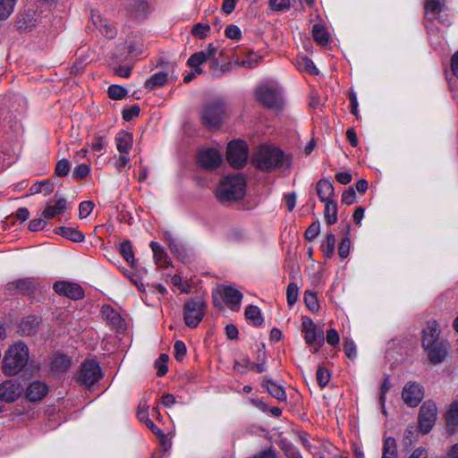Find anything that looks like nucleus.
<instances>
[{"label":"nucleus","instance_id":"f257e3e1","mask_svg":"<svg viewBox=\"0 0 458 458\" xmlns=\"http://www.w3.org/2000/svg\"><path fill=\"white\" fill-rule=\"evenodd\" d=\"M252 164L259 169L269 172L277 168L289 167L290 157L276 147L263 145L254 153Z\"/></svg>","mask_w":458,"mask_h":458},{"label":"nucleus","instance_id":"f03ea898","mask_svg":"<svg viewBox=\"0 0 458 458\" xmlns=\"http://www.w3.org/2000/svg\"><path fill=\"white\" fill-rule=\"evenodd\" d=\"M29 348L21 341L12 344L4 353L3 371L6 375L13 376L20 373L29 361Z\"/></svg>","mask_w":458,"mask_h":458},{"label":"nucleus","instance_id":"7ed1b4c3","mask_svg":"<svg viewBox=\"0 0 458 458\" xmlns=\"http://www.w3.org/2000/svg\"><path fill=\"white\" fill-rule=\"evenodd\" d=\"M246 182L239 174L225 176L220 182L216 196L220 201H233L243 198Z\"/></svg>","mask_w":458,"mask_h":458},{"label":"nucleus","instance_id":"20e7f679","mask_svg":"<svg viewBox=\"0 0 458 458\" xmlns=\"http://www.w3.org/2000/svg\"><path fill=\"white\" fill-rule=\"evenodd\" d=\"M206 312V302L201 297L189 299L183 305V317L185 324L190 327H196Z\"/></svg>","mask_w":458,"mask_h":458},{"label":"nucleus","instance_id":"39448f33","mask_svg":"<svg viewBox=\"0 0 458 458\" xmlns=\"http://www.w3.org/2000/svg\"><path fill=\"white\" fill-rule=\"evenodd\" d=\"M102 376V370L98 362L89 360L81 364L76 380L81 386L90 387L98 382Z\"/></svg>","mask_w":458,"mask_h":458},{"label":"nucleus","instance_id":"423d86ee","mask_svg":"<svg viewBox=\"0 0 458 458\" xmlns=\"http://www.w3.org/2000/svg\"><path fill=\"white\" fill-rule=\"evenodd\" d=\"M257 100L269 108H280L283 105L281 89L277 86L262 85L256 89Z\"/></svg>","mask_w":458,"mask_h":458},{"label":"nucleus","instance_id":"0eeeda50","mask_svg":"<svg viewBox=\"0 0 458 458\" xmlns=\"http://www.w3.org/2000/svg\"><path fill=\"white\" fill-rule=\"evenodd\" d=\"M225 114V103L222 99H216L208 103L203 112L202 120L208 127H216L223 121Z\"/></svg>","mask_w":458,"mask_h":458},{"label":"nucleus","instance_id":"6e6552de","mask_svg":"<svg viewBox=\"0 0 458 458\" xmlns=\"http://www.w3.org/2000/svg\"><path fill=\"white\" fill-rule=\"evenodd\" d=\"M227 161L234 168H242L247 163L248 147L242 140H233L227 147Z\"/></svg>","mask_w":458,"mask_h":458},{"label":"nucleus","instance_id":"1a4fd4ad","mask_svg":"<svg viewBox=\"0 0 458 458\" xmlns=\"http://www.w3.org/2000/svg\"><path fill=\"white\" fill-rule=\"evenodd\" d=\"M437 414V408L434 402H425L419 413V425L420 429L423 434H428L433 428Z\"/></svg>","mask_w":458,"mask_h":458},{"label":"nucleus","instance_id":"9d476101","mask_svg":"<svg viewBox=\"0 0 458 458\" xmlns=\"http://www.w3.org/2000/svg\"><path fill=\"white\" fill-rule=\"evenodd\" d=\"M302 332L306 344L314 345V352H318L324 344L323 331L318 329L310 318H303Z\"/></svg>","mask_w":458,"mask_h":458},{"label":"nucleus","instance_id":"9b49d317","mask_svg":"<svg viewBox=\"0 0 458 458\" xmlns=\"http://www.w3.org/2000/svg\"><path fill=\"white\" fill-rule=\"evenodd\" d=\"M423 397L424 391L419 383L410 381L403 388L402 398L403 402L411 407L419 405Z\"/></svg>","mask_w":458,"mask_h":458},{"label":"nucleus","instance_id":"f8f14e48","mask_svg":"<svg viewBox=\"0 0 458 458\" xmlns=\"http://www.w3.org/2000/svg\"><path fill=\"white\" fill-rule=\"evenodd\" d=\"M199 165L206 170H214L220 165L222 154L215 148H204L198 154Z\"/></svg>","mask_w":458,"mask_h":458},{"label":"nucleus","instance_id":"ddd939ff","mask_svg":"<svg viewBox=\"0 0 458 458\" xmlns=\"http://www.w3.org/2000/svg\"><path fill=\"white\" fill-rule=\"evenodd\" d=\"M56 293L72 300H80L84 296V292L79 284L68 281H58L54 284Z\"/></svg>","mask_w":458,"mask_h":458},{"label":"nucleus","instance_id":"4468645a","mask_svg":"<svg viewBox=\"0 0 458 458\" xmlns=\"http://www.w3.org/2000/svg\"><path fill=\"white\" fill-rule=\"evenodd\" d=\"M216 47L213 44H209L206 49L191 55L187 61V64L195 69L197 74H200L203 72L199 67L200 64L213 58L216 55Z\"/></svg>","mask_w":458,"mask_h":458},{"label":"nucleus","instance_id":"2eb2a0df","mask_svg":"<svg viewBox=\"0 0 458 458\" xmlns=\"http://www.w3.org/2000/svg\"><path fill=\"white\" fill-rule=\"evenodd\" d=\"M23 392V388L19 382L13 379L4 381L0 385V399L13 403L17 400Z\"/></svg>","mask_w":458,"mask_h":458},{"label":"nucleus","instance_id":"dca6fc26","mask_svg":"<svg viewBox=\"0 0 458 458\" xmlns=\"http://www.w3.org/2000/svg\"><path fill=\"white\" fill-rule=\"evenodd\" d=\"M439 335L440 329L438 323L436 320L428 321L422 330V347L428 348L431 347L432 344L445 341L440 338Z\"/></svg>","mask_w":458,"mask_h":458},{"label":"nucleus","instance_id":"f3484780","mask_svg":"<svg viewBox=\"0 0 458 458\" xmlns=\"http://www.w3.org/2000/svg\"><path fill=\"white\" fill-rule=\"evenodd\" d=\"M217 292L231 310L239 309L243 297L240 291L233 286H221Z\"/></svg>","mask_w":458,"mask_h":458},{"label":"nucleus","instance_id":"a211bd4d","mask_svg":"<svg viewBox=\"0 0 458 458\" xmlns=\"http://www.w3.org/2000/svg\"><path fill=\"white\" fill-rule=\"evenodd\" d=\"M448 343L446 341H443L440 343H437L436 344H432L431 347L423 348L429 361L432 363H441L445 360L447 352H448Z\"/></svg>","mask_w":458,"mask_h":458},{"label":"nucleus","instance_id":"6ab92c4d","mask_svg":"<svg viewBox=\"0 0 458 458\" xmlns=\"http://www.w3.org/2000/svg\"><path fill=\"white\" fill-rule=\"evenodd\" d=\"M91 21L94 26L99 30V32L104 35L105 37L108 38H114L116 34L117 30L113 26V24L104 19L99 13L92 12L91 13Z\"/></svg>","mask_w":458,"mask_h":458},{"label":"nucleus","instance_id":"aec40b11","mask_svg":"<svg viewBox=\"0 0 458 458\" xmlns=\"http://www.w3.org/2000/svg\"><path fill=\"white\" fill-rule=\"evenodd\" d=\"M56 198V195L55 196ZM67 208V201L64 198L53 199H51L45 209L42 212V216L44 218H54L57 215L62 214Z\"/></svg>","mask_w":458,"mask_h":458},{"label":"nucleus","instance_id":"412c9836","mask_svg":"<svg viewBox=\"0 0 458 458\" xmlns=\"http://www.w3.org/2000/svg\"><path fill=\"white\" fill-rule=\"evenodd\" d=\"M71 358L65 354L57 353L50 358L49 365L51 372L59 376L64 373L71 366Z\"/></svg>","mask_w":458,"mask_h":458},{"label":"nucleus","instance_id":"4be33fe9","mask_svg":"<svg viewBox=\"0 0 458 458\" xmlns=\"http://www.w3.org/2000/svg\"><path fill=\"white\" fill-rule=\"evenodd\" d=\"M38 15L33 10L28 9L21 13L16 20V26L19 30H30L36 26Z\"/></svg>","mask_w":458,"mask_h":458},{"label":"nucleus","instance_id":"5701e85b","mask_svg":"<svg viewBox=\"0 0 458 458\" xmlns=\"http://www.w3.org/2000/svg\"><path fill=\"white\" fill-rule=\"evenodd\" d=\"M34 287V282L30 278L18 279L7 284L6 291L10 294L27 293Z\"/></svg>","mask_w":458,"mask_h":458},{"label":"nucleus","instance_id":"b1692460","mask_svg":"<svg viewBox=\"0 0 458 458\" xmlns=\"http://www.w3.org/2000/svg\"><path fill=\"white\" fill-rule=\"evenodd\" d=\"M103 318L113 327L120 328L123 327V318L120 314L110 305H103L101 308Z\"/></svg>","mask_w":458,"mask_h":458},{"label":"nucleus","instance_id":"393cba45","mask_svg":"<svg viewBox=\"0 0 458 458\" xmlns=\"http://www.w3.org/2000/svg\"><path fill=\"white\" fill-rule=\"evenodd\" d=\"M48 392L47 386L41 381L32 382L27 390V396L30 401L41 400Z\"/></svg>","mask_w":458,"mask_h":458},{"label":"nucleus","instance_id":"a878e982","mask_svg":"<svg viewBox=\"0 0 458 458\" xmlns=\"http://www.w3.org/2000/svg\"><path fill=\"white\" fill-rule=\"evenodd\" d=\"M149 246L153 251L155 263L160 267H167L170 261L165 249L157 242H151Z\"/></svg>","mask_w":458,"mask_h":458},{"label":"nucleus","instance_id":"bb28decb","mask_svg":"<svg viewBox=\"0 0 458 458\" xmlns=\"http://www.w3.org/2000/svg\"><path fill=\"white\" fill-rule=\"evenodd\" d=\"M317 194L322 202L331 200L334 195V186L332 182L326 179H321L317 183Z\"/></svg>","mask_w":458,"mask_h":458},{"label":"nucleus","instance_id":"cd10ccee","mask_svg":"<svg viewBox=\"0 0 458 458\" xmlns=\"http://www.w3.org/2000/svg\"><path fill=\"white\" fill-rule=\"evenodd\" d=\"M115 141L117 150L121 154L128 155L129 151L132 147V135L131 133L122 131L116 135Z\"/></svg>","mask_w":458,"mask_h":458},{"label":"nucleus","instance_id":"c85d7f7f","mask_svg":"<svg viewBox=\"0 0 458 458\" xmlns=\"http://www.w3.org/2000/svg\"><path fill=\"white\" fill-rule=\"evenodd\" d=\"M168 81V74L165 72H159L153 74L145 82V88L148 90H152L156 88H160L165 85Z\"/></svg>","mask_w":458,"mask_h":458},{"label":"nucleus","instance_id":"c756f323","mask_svg":"<svg viewBox=\"0 0 458 458\" xmlns=\"http://www.w3.org/2000/svg\"><path fill=\"white\" fill-rule=\"evenodd\" d=\"M264 386H266L267 392L276 399L280 402L286 401V394L284 388L277 385L275 381L268 379L265 382Z\"/></svg>","mask_w":458,"mask_h":458},{"label":"nucleus","instance_id":"7c9ffc66","mask_svg":"<svg viewBox=\"0 0 458 458\" xmlns=\"http://www.w3.org/2000/svg\"><path fill=\"white\" fill-rule=\"evenodd\" d=\"M446 427L448 431L453 434L458 426V403H453L445 415Z\"/></svg>","mask_w":458,"mask_h":458},{"label":"nucleus","instance_id":"2f4dec72","mask_svg":"<svg viewBox=\"0 0 458 458\" xmlns=\"http://www.w3.org/2000/svg\"><path fill=\"white\" fill-rule=\"evenodd\" d=\"M39 326V320L37 317L30 316L25 318L21 323V330L24 335H31L37 332Z\"/></svg>","mask_w":458,"mask_h":458},{"label":"nucleus","instance_id":"473e14b6","mask_svg":"<svg viewBox=\"0 0 458 458\" xmlns=\"http://www.w3.org/2000/svg\"><path fill=\"white\" fill-rule=\"evenodd\" d=\"M382 457L398 458L397 445L394 437H388L385 438L382 448Z\"/></svg>","mask_w":458,"mask_h":458},{"label":"nucleus","instance_id":"72a5a7b5","mask_svg":"<svg viewBox=\"0 0 458 458\" xmlns=\"http://www.w3.org/2000/svg\"><path fill=\"white\" fill-rule=\"evenodd\" d=\"M296 66L300 71L307 72L310 74H318V70L315 66L312 60L307 56H299L296 59Z\"/></svg>","mask_w":458,"mask_h":458},{"label":"nucleus","instance_id":"f704fd0d","mask_svg":"<svg viewBox=\"0 0 458 458\" xmlns=\"http://www.w3.org/2000/svg\"><path fill=\"white\" fill-rule=\"evenodd\" d=\"M335 246V236L329 233L327 234L325 241L321 243L320 249L327 259L333 256Z\"/></svg>","mask_w":458,"mask_h":458},{"label":"nucleus","instance_id":"c9c22d12","mask_svg":"<svg viewBox=\"0 0 458 458\" xmlns=\"http://www.w3.org/2000/svg\"><path fill=\"white\" fill-rule=\"evenodd\" d=\"M445 6V0H426L425 11L428 15L436 17Z\"/></svg>","mask_w":458,"mask_h":458},{"label":"nucleus","instance_id":"e433bc0d","mask_svg":"<svg viewBox=\"0 0 458 458\" xmlns=\"http://www.w3.org/2000/svg\"><path fill=\"white\" fill-rule=\"evenodd\" d=\"M59 233L64 237L75 242H80L84 240V234L81 231L72 227L62 226L59 228Z\"/></svg>","mask_w":458,"mask_h":458},{"label":"nucleus","instance_id":"4c0bfd02","mask_svg":"<svg viewBox=\"0 0 458 458\" xmlns=\"http://www.w3.org/2000/svg\"><path fill=\"white\" fill-rule=\"evenodd\" d=\"M325 203V219L329 225H333L337 221V205L335 201L330 200Z\"/></svg>","mask_w":458,"mask_h":458},{"label":"nucleus","instance_id":"58836bf2","mask_svg":"<svg viewBox=\"0 0 458 458\" xmlns=\"http://www.w3.org/2000/svg\"><path fill=\"white\" fill-rule=\"evenodd\" d=\"M245 317L250 320L254 326H259L263 322L260 310L254 305H250L245 310Z\"/></svg>","mask_w":458,"mask_h":458},{"label":"nucleus","instance_id":"ea45409f","mask_svg":"<svg viewBox=\"0 0 458 458\" xmlns=\"http://www.w3.org/2000/svg\"><path fill=\"white\" fill-rule=\"evenodd\" d=\"M312 35L314 40L320 45H325L328 42V33L325 27L321 24H315L312 28Z\"/></svg>","mask_w":458,"mask_h":458},{"label":"nucleus","instance_id":"a19ab883","mask_svg":"<svg viewBox=\"0 0 458 458\" xmlns=\"http://www.w3.org/2000/svg\"><path fill=\"white\" fill-rule=\"evenodd\" d=\"M17 0H0V20L7 19L14 11Z\"/></svg>","mask_w":458,"mask_h":458},{"label":"nucleus","instance_id":"79ce46f5","mask_svg":"<svg viewBox=\"0 0 458 458\" xmlns=\"http://www.w3.org/2000/svg\"><path fill=\"white\" fill-rule=\"evenodd\" d=\"M120 254L131 265L135 262L132 246L129 241L123 242L120 245Z\"/></svg>","mask_w":458,"mask_h":458},{"label":"nucleus","instance_id":"37998d69","mask_svg":"<svg viewBox=\"0 0 458 458\" xmlns=\"http://www.w3.org/2000/svg\"><path fill=\"white\" fill-rule=\"evenodd\" d=\"M54 186L48 181H43L38 183H35L31 188L30 191L32 194L41 193L43 192L45 195H48L53 191Z\"/></svg>","mask_w":458,"mask_h":458},{"label":"nucleus","instance_id":"c03bdc74","mask_svg":"<svg viewBox=\"0 0 458 458\" xmlns=\"http://www.w3.org/2000/svg\"><path fill=\"white\" fill-rule=\"evenodd\" d=\"M170 250L180 259L185 261L188 258V250L186 247L176 241V242H170Z\"/></svg>","mask_w":458,"mask_h":458},{"label":"nucleus","instance_id":"a18cd8bd","mask_svg":"<svg viewBox=\"0 0 458 458\" xmlns=\"http://www.w3.org/2000/svg\"><path fill=\"white\" fill-rule=\"evenodd\" d=\"M249 55H250L246 59L239 61L238 64L243 67L253 68L257 66L262 60L261 55H258L252 51L250 52Z\"/></svg>","mask_w":458,"mask_h":458},{"label":"nucleus","instance_id":"49530a36","mask_svg":"<svg viewBox=\"0 0 458 458\" xmlns=\"http://www.w3.org/2000/svg\"><path fill=\"white\" fill-rule=\"evenodd\" d=\"M127 90L119 85H112L108 88V97L112 99L120 100L125 98Z\"/></svg>","mask_w":458,"mask_h":458},{"label":"nucleus","instance_id":"de8ad7c7","mask_svg":"<svg viewBox=\"0 0 458 458\" xmlns=\"http://www.w3.org/2000/svg\"><path fill=\"white\" fill-rule=\"evenodd\" d=\"M304 301L310 310L315 311L318 310L319 305L318 303L317 295L315 293L306 291L304 293Z\"/></svg>","mask_w":458,"mask_h":458},{"label":"nucleus","instance_id":"09e8293b","mask_svg":"<svg viewBox=\"0 0 458 458\" xmlns=\"http://www.w3.org/2000/svg\"><path fill=\"white\" fill-rule=\"evenodd\" d=\"M169 358L165 353H162L159 358L156 360V367L157 369V375L158 377L164 376L167 372V361Z\"/></svg>","mask_w":458,"mask_h":458},{"label":"nucleus","instance_id":"8fccbe9b","mask_svg":"<svg viewBox=\"0 0 458 458\" xmlns=\"http://www.w3.org/2000/svg\"><path fill=\"white\" fill-rule=\"evenodd\" d=\"M287 302L293 306L298 299V286L295 283H290L286 290Z\"/></svg>","mask_w":458,"mask_h":458},{"label":"nucleus","instance_id":"3c124183","mask_svg":"<svg viewBox=\"0 0 458 458\" xmlns=\"http://www.w3.org/2000/svg\"><path fill=\"white\" fill-rule=\"evenodd\" d=\"M90 172L89 165L86 164H81L75 167L72 173V177L76 180H81L86 178Z\"/></svg>","mask_w":458,"mask_h":458},{"label":"nucleus","instance_id":"603ef678","mask_svg":"<svg viewBox=\"0 0 458 458\" xmlns=\"http://www.w3.org/2000/svg\"><path fill=\"white\" fill-rule=\"evenodd\" d=\"M71 169V164L68 159L63 158L59 160L55 166V174L58 176H65Z\"/></svg>","mask_w":458,"mask_h":458},{"label":"nucleus","instance_id":"864d4df0","mask_svg":"<svg viewBox=\"0 0 458 458\" xmlns=\"http://www.w3.org/2000/svg\"><path fill=\"white\" fill-rule=\"evenodd\" d=\"M320 233V224L318 221L310 225L305 232V238L309 241L314 240Z\"/></svg>","mask_w":458,"mask_h":458},{"label":"nucleus","instance_id":"5fc2aeb1","mask_svg":"<svg viewBox=\"0 0 458 458\" xmlns=\"http://www.w3.org/2000/svg\"><path fill=\"white\" fill-rule=\"evenodd\" d=\"M138 419L146 423L147 420H150L148 418V405L146 401H140L137 411Z\"/></svg>","mask_w":458,"mask_h":458},{"label":"nucleus","instance_id":"6e6d98bb","mask_svg":"<svg viewBox=\"0 0 458 458\" xmlns=\"http://www.w3.org/2000/svg\"><path fill=\"white\" fill-rule=\"evenodd\" d=\"M330 379V374L327 369L319 367L317 370V381L320 387H325Z\"/></svg>","mask_w":458,"mask_h":458},{"label":"nucleus","instance_id":"4d7b16f0","mask_svg":"<svg viewBox=\"0 0 458 458\" xmlns=\"http://www.w3.org/2000/svg\"><path fill=\"white\" fill-rule=\"evenodd\" d=\"M174 351L175 359L179 361L182 360L187 352L185 344L181 340H177L174 344Z\"/></svg>","mask_w":458,"mask_h":458},{"label":"nucleus","instance_id":"13d9d810","mask_svg":"<svg viewBox=\"0 0 458 458\" xmlns=\"http://www.w3.org/2000/svg\"><path fill=\"white\" fill-rule=\"evenodd\" d=\"M351 247V241L348 237H344L342 239L339 247H338V254L341 258L344 259L349 255Z\"/></svg>","mask_w":458,"mask_h":458},{"label":"nucleus","instance_id":"bf43d9fd","mask_svg":"<svg viewBox=\"0 0 458 458\" xmlns=\"http://www.w3.org/2000/svg\"><path fill=\"white\" fill-rule=\"evenodd\" d=\"M94 204L91 201H83L79 207V216L81 218L87 217L93 210Z\"/></svg>","mask_w":458,"mask_h":458},{"label":"nucleus","instance_id":"052dcab7","mask_svg":"<svg viewBox=\"0 0 458 458\" xmlns=\"http://www.w3.org/2000/svg\"><path fill=\"white\" fill-rule=\"evenodd\" d=\"M269 5L274 11H282L289 9L291 6L290 0H269Z\"/></svg>","mask_w":458,"mask_h":458},{"label":"nucleus","instance_id":"680f3d73","mask_svg":"<svg viewBox=\"0 0 458 458\" xmlns=\"http://www.w3.org/2000/svg\"><path fill=\"white\" fill-rule=\"evenodd\" d=\"M208 24L198 23L192 28V34L199 38L206 37L207 32L209 30Z\"/></svg>","mask_w":458,"mask_h":458},{"label":"nucleus","instance_id":"e2e57ef3","mask_svg":"<svg viewBox=\"0 0 458 458\" xmlns=\"http://www.w3.org/2000/svg\"><path fill=\"white\" fill-rule=\"evenodd\" d=\"M344 351L349 359H354L356 357V346L352 340H344Z\"/></svg>","mask_w":458,"mask_h":458},{"label":"nucleus","instance_id":"0e129e2a","mask_svg":"<svg viewBox=\"0 0 458 458\" xmlns=\"http://www.w3.org/2000/svg\"><path fill=\"white\" fill-rule=\"evenodd\" d=\"M251 458H278L275 448L268 447L254 454Z\"/></svg>","mask_w":458,"mask_h":458},{"label":"nucleus","instance_id":"69168bd1","mask_svg":"<svg viewBox=\"0 0 458 458\" xmlns=\"http://www.w3.org/2000/svg\"><path fill=\"white\" fill-rule=\"evenodd\" d=\"M356 199V193L353 188H349L348 190L344 191L342 194V202L346 205H351L354 203Z\"/></svg>","mask_w":458,"mask_h":458},{"label":"nucleus","instance_id":"338daca9","mask_svg":"<svg viewBox=\"0 0 458 458\" xmlns=\"http://www.w3.org/2000/svg\"><path fill=\"white\" fill-rule=\"evenodd\" d=\"M225 36L232 39H239L242 36V32L236 25L232 24L226 27Z\"/></svg>","mask_w":458,"mask_h":458},{"label":"nucleus","instance_id":"774afa93","mask_svg":"<svg viewBox=\"0 0 458 458\" xmlns=\"http://www.w3.org/2000/svg\"><path fill=\"white\" fill-rule=\"evenodd\" d=\"M46 219L42 216L41 217L32 219L29 224L30 230L38 231L43 229L47 225Z\"/></svg>","mask_w":458,"mask_h":458}]
</instances>
